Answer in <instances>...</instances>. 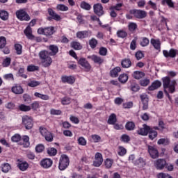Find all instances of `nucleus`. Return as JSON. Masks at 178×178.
<instances>
[{"label": "nucleus", "mask_w": 178, "mask_h": 178, "mask_svg": "<svg viewBox=\"0 0 178 178\" xmlns=\"http://www.w3.org/2000/svg\"><path fill=\"white\" fill-rule=\"evenodd\" d=\"M95 160L93 162V165L96 168H99L104 162V159H102V154L99 152L96 153L95 156Z\"/></svg>", "instance_id": "12"}, {"label": "nucleus", "mask_w": 178, "mask_h": 178, "mask_svg": "<svg viewBox=\"0 0 178 178\" xmlns=\"http://www.w3.org/2000/svg\"><path fill=\"white\" fill-rule=\"evenodd\" d=\"M44 149H45V147H44V145H42V144L38 145L35 147L36 152H42Z\"/></svg>", "instance_id": "63"}, {"label": "nucleus", "mask_w": 178, "mask_h": 178, "mask_svg": "<svg viewBox=\"0 0 178 178\" xmlns=\"http://www.w3.org/2000/svg\"><path fill=\"white\" fill-rule=\"evenodd\" d=\"M6 45V38L3 36L0 37V49L5 48Z\"/></svg>", "instance_id": "47"}, {"label": "nucleus", "mask_w": 178, "mask_h": 178, "mask_svg": "<svg viewBox=\"0 0 178 178\" xmlns=\"http://www.w3.org/2000/svg\"><path fill=\"white\" fill-rule=\"evenodd\" d=\"M149 126H147V124H144L143 127L139 129L137 131V134H139V136H147L148 133H149Z\"/></svg>", "instance_id": "18"}, {"label": "nucleus", "mask_w": 178, "mask_h": 178, "mask_svg": "<svg viewBox=\"0 0 178 178\" xmlns=\"http://www.w3.org/2000/svg\"><path fill=\"white\" fill-rule=\"evenodd\" d=\"M94 13L97 16H102L104 15V7L101 3H97L93 6Z\"/></svg>", "instance_id": "14"}, {"label": "nucleus", "mask_w": 178, "mask_h": 178, "mask_svg": "<svg viewBox=\"0 0 178 178\" xmlns=\"http://www.w3.org/2000/svg\"><path fill=\"white\" fill-rule=\"evenodd\" d=\"M81 8H82V9H86V10H90L91 9V6L86 1H83L81 3Z\"/></svg>", "instance_id": "54"}, {"label": "nucleus", "mask_w": 178, "mask_h": 178, "mask_svg": "<svg viewBox=\"0 0 178 178\" xmlns=\"http://www.w3.org/2000/svg\"><path fill=\"white\" fill-rule=\"evenodd\" d=\"M121 71H122V69L120 67H115L110 72L111 76L118 77V76H119V73H120Z\"/></svg>", "instance_id": "29"}, {"label": "nucleus", "mask_w": 178, "mask_h": 178, "mask_svg": "<svg viewBox=\"0 0 178 178\" xmlns=\"http://www.w3.org/2000/svg\"><path fill=\"white\" fill-rule=\"evenodd\" d=\"M16 16L19 20H30V16L27 15V13L24 10H19L16 12Z\"/></svg>", "instance_id": "10"}, {"label": "nucleus", "mask_w": 178, "mask_h": 178, "mask_svg": "<svg viewBox=\"0 0 178 178\" xmlns=\"http://www.w3.org/2000/svg\"><path fill=\"white\" fill-rule=\"evenodd\" d=\"M91 138L93 143H99V141L102 140L101 136L97 134L92 135Z\"/></svg>", "instance_id": "56"}, {"label": "nucleus", "mask_w": 178, "mask_h": 178, "mask_svg": "<svg viewBox=\"0 0 178 178\" xmlns=\"http://www.w3.org/2000/svg\"><path fill=\"white\" fill-rule=\"evenodd\" d=\"M78 144L79 145H87V140H86V138L84 137H79L78 138Z\"/></svg>", "instance_id": "57"}, {"label": "nucleus", "mask_w": 178, "mask_h": 178, "mask_svg": "<svg viewBox=\"0 0 178 178\" xmlns=\"http://www.w3.org/2000/svg\"><path fill=\"white\" fill-rule=\"evenodd\" d=\"M141 47H148L149 45V39L147 38H143L140 42Z\"/></svg>", "instance_id": "48"}, {"label": "nucleus", "mask_w": 178, "mask_h": 178, "mask_svg": "<svg viewBox=\"0 0 178 178\" xmlns=\"http://www.w3.org/2000/svg\"><path fill=\"white\" fill-rule=\"evenodd\" d=\"M23 98H24V102H26V104H31V97H30V95L27 94H24L23 95Z\"/></svg>", "instance_id": "62"}, {"label": "nucleus", "mask_w": 178, "mask_h": 178, "mask_svg": "<svg viewBox=\"0 0 178 178\" xmlns=\"http://www.w3.org/2000/svg\"><path fill=\"white\" fill-rule=\"evenodd\" d=\"M47 154L50 156H55V155H56V154H58V150H56V149H55L54 147H49L47 149Z\"/></svg>", "instance_id": "41"}, {"label": "nucleus", "mask_w": 178, "mask_h": 178, "mask_svg": "<svg viewBox=\"0 0 178 178\" xmlns=\"http://www.w3.org/2000/svg\"><path fill=\"white\" fill-rule=\"evenodd\" d=\"M156 169L162 170L166 166V161L165 159H158L154 162Z\"/></svg>", "instance_id": "17"}, {"label": "nucleus", "mask_w": 178, "mask_h": 178, "mask_svg": "<svg viewBox=\"0 0 178 178\" xmlns=\"http://www.w3.org/2000/svg\"><path fill=\"white\" fill-rule=\"evenodd\" d=\"M136 128V124L133 122H128L125 124V129L128 131H133L134 129Z\"/></svg>", "instance_id": "33"}, {"label": "nucleus", "mask_w": 178, "mask_h": 178, "mask_svg": "<svg viewBox=\"0 0 178 178\" xmlns=\"http://www.w3.org/2000/svg\"><path fill=\"white\" fill-rule=\"evenodd\" d=\"M46 141H53L54 140V136H52V134H51V132H49L48 134H47L46 135L44 136Z\"/></svg>", "instance_id": "60"}, {"label": "nucleus", "mask_w": 178, "mask_h": 178, "mask_svg": "<svg viewBox=\"0 0 178 178\" xmlns=\"http://www.w3.org/2000/svg\"><path fill=\"white\" fill-rule=\"evenodd\" d=\"M49 56H51L49 51L47 50H42L39 52L38 56L43 67H49L52 65V58Z\"/></svg>", "instance_id": "2"}, {"label": "nucleus", "mask_w": 178, "mask_h": 178, "mask_svg": "<svg viewBox=\"0 0 178 178\" xmlns=\"http://www.w3.org/2000/svg\"><path fill=\"white\" fill-rule=\"evenodd\" d=\"M151 83V81L148 79H144L140 81V84L142 87H147Z\"/></svg>", "instance_id": "52"}, {"label": "nucleus", "mask_w": 178, "mask_h": 178, "mask_svg": "<svg viewBox=\"0 0 178 178\" xmlns=\"http://www.w3.org/2000/svg\"><path fill=\"white\" fill-rule=\"evenodd\" d=\"M47 49L49 51V54L50 56H55V55L59 52V47L55 44L47 46Z\"/></svg>", "instance_id": "21"}, {"label": "nucleus", "mask_w": 178, "mask_h": 178, "mask_svg": "<svg viewBox=\"0 0 178 178\" xmlns=\"http://www.w3.org/2000/svg\"><path fill=\"white\" fill-rule=\"evenodd\" d=\"M4 80H8L13 81L15 80V77L13 76V74L10 73V74H6L3 76Z\"/></svg>", "instance_id": "53"}, {"label": "nucleus", "mask_w": 178, "mask_h": 178, "mask_svg": "<svg viewBox=\"0 0 178 178\" xmlns=\"http://www.w3.org/2000/svg\"><path fill=\"white\" fill-rule=\"evenodd\" d=\"M78 63L79 65L82 66V67H84L86 72H90V70H91V65H90L88 61H87V60L84 58H81L79 60H78Z\"/></svg>", "instance_id": "13"}, {"label": "nucleus", "mask_w": 178, "mask_h": 178, "mask_svg": "<svg viewBox=\"0 0 178 178\" xmlns=\"http://www.w3.org/2000/svg\"><path fill=\"white\" fill-rule=\"evenodd\" d=\"M19 109L22 112H29V111H31V106H26L25 104H21L19 106Z\"/></svg>", "instance_id": "39"}, {"label": "nucleus", "mask_w": 178, "mask_h": 178, "mask_svg": "<svg viewBox=\"0 0 178 178\" xmlns=\"http://www.w3.org/2000/svg\"><path fill=\"white\" fill-rule=\"evenodd\" d=\"M148 152L153 159H156L159 156V152H158V149L155 146L147 145Z\"/></svg>", "instance_id": "8"}, {"label": "nucleus", "mask_w": 178, "mask_h": 178, "mask_svg": "<svg viewBox=\"0 0 178 178\" xmlns=\"http://www.w3.org/2000/svg\"><path fill=\"white\" fill-rule=\"evenodd\" d=\"M41 84V82L38 81H31L28 83L27 86L29 87H37Z\"/></svg>", "instance_id": "49"}, {"label": "nucleus", "mask_w": 178, "mask_h": 178, "mask_svg": "<svg viewBox=\"0 0 178 178\" xmlns=\"http://www.w3.org/2000/svg\"><path fill=\"white\" fill-rule=\"evenodd\" d=\"M34 96L36 97V98H40V99H42L43 101H48V99H49V96H48L47 95L40 93L38 92H35Z\"/></svg>", "instance_id": "31"}, {"label": "nucleus", "mask_w": 178, "mask_h": 178, "mask_svg": "<svg viewBox=\"0 0 178 178\" xmlns=\"http://www.w3.org/2000/svg\"><path fill=\"white\" fill-rule=\"evenodd\" d=\"M162 5H168L169 8H175V3L172 0H162Z\"/></svg>", "instance_id": "37"}, {"label": "nucleus", "mask_w": 178, "mask_h": 178, "mask_svg": "<svg viewBox=\"0 0 178 178\" xmlns=\"http://www.w3.org/2000/svg\"><path fill=\"white\" fill-rule=\"evenodd\" d=\"M23 145L25 148L30 147V138L27 136H24L22 137Z\"/></svg>", "instance_id": "35"}, {"label": "nucleus", "mask_w": 178, "mask_h": 178, "mask_svg": "<svg viewBox=\"0 0 178 178\" xmlns=\"http://www.w3.org/2000/svg\"><path fill=\"white\" fill-rule=\"evenodd\" d=\"M91 60L94 61V63L97 65H102L104 63V58L97 55H92L88 57Z\"/></svg>", "instance_id": "22"}, {"label": "nucleus", "mask_w": 178, "mask_h": 178, "mask_svg": "<svg viewBox=\"0 0 178 178\" xmlns=\"http://www.w3.org/2000/svg\"><path fill=\"white\" fill-rule=\"evenodd\" d=\"M157 136L158 132L150 128L149 131V138H150V140H154V138H155Z\"/></svg>", "instance_id": "40"}, {"label": "nucleus", "mask_w": 178, "mask_h": 178, "mask_svg": "<svg viewBox=\"0 0 178 178\" xmlns=\"http://www.w3.org/2000/svg\"><path fill=\"white\" fill-rule=\"evenodd\" d=\"M1 169L3 173H8L10 169H12V166H10V164L8 163H4L1 164Z\"/></svg>", "instance_id": "27"}, {"label": "nucleus", "mask_w": 178, "mask_h": 178, "mask_svg": "<svg viewBox=\"0 0 178 178\" xmlns=\"http://www.w3.org/2000/svg\"><path fill=\"white\" fill-rule=\"evenodd\" d=\"M99 54L102 56H106V54H108V49L105 47H101L99 49Z\"/></svg>", "instance_id": "58"}, {"label": "nucleus", "mask_w": 178, "mask_h": 178, "mask_svg": "<svg viewBox=\"0 0 178 178\" xmlns=\"http://www.w3.org/2000/svg\"><path fill=\"white\" fill-rule=\"evenodd\" d=\"M11 91H12V92H13V94H16L17 95H20L23 94V92H24V90L22 87V86H20L19 84H15L12 87Z\"/></svg>", "instance_id": "16"}, {"label": "nucleus", "mask_w": 178, "mask_h": 178, "mask_svg": "<svg viewBox=\"0 0 178 178\" xmlns=\"http://www.w3.org/2000/svg\"><path fill=\"white\" fill-rule=\"evenodd\" d=\"M52 163H54V161L51 159H44L40 161V165L43 169H49L52 166Z\"/></svg>", "instance_id": "15"}, {"label": "nucleus", "mask_w": 178, "mask_h": 178, "mask_svg": "<svg viewBox=\"0 0 178 178\" xmlns=\"http://www.w3.org/2000/svg\"><path fill=\"white\" fill-rule=\"evenodd\" d=\"M157 178H173L168 173L160 172L157 175Z\"/></svg>", "instance_id": "59"}, {"label": "nucleus", "mask_w": 178, "mask_h": 178, "mask_svg": "<svg viewBox=\"0 0 178 178\" xmlns=\"http://www.w3.org/2000/svg\"><path fill=\"white\" fill-rule=\"evenodd\" d=\"M70 163V161L69 160V157L66 154H63L60 156L58 163V169L59 170H65L67 169Z\"/></svg>", "instance_id": "3"}, {"label": "nucleus", "mask_w": 178, "mask_h": 178, "mask_svg": "<svg viewBox=\"0 0 178 178\" xmlns=\"http://www.w3.org/2000/svg\"><path fill=\"white\" fill-rule=\"evenodd\" d=\"M121 141L123 143H129L130 141V136H129L127 134H123L121 136Z\"/></svg>", "instance_id": "61"}, {"label": "nucleus", "mask_w": 178, "mask_h": 178, "mask_svg": "<svg viewBox=\"0 0 178 178\" xmlns=\"http://www.w3.org/2000/svg\"><path fill=\"white\" fill-rule=\"evenodd\" d=\"M150 43L153 45L155 49H161V40L152 38Z\"/></svg>", "instance_id": "25"}, {"label": "nucleus", "mask_w": 178, "mask_h": 178, "mask_svg": "<svg viewBox=\"0 0 178 178\" xmlns=\"http://www.w3.org/2000/svg\"><path fill=\"white\" fill-rule=\"evenodd\" d=\"M55 33V28L54 26H49L46 28H39L38 29V34H42L43 35H52Z\"/></svg>", "instance_id": "5"}, {"label": "nucleus", "mask_w": 178, "mask_h": 178, "mask_svg": "<svg viewBox=\"0 0 178 178\" xmlns=\"http://www.w3.org/2000/svg\"><path fill=\"white\" fill-rule=\"evenodd\" d=\"M157 144H159V145H161L162 144H165V145H168V144H169V140L165 139V138H161L158 140Z\"/></svg>", "instance_id": "64"}, {"label": "nucleus", "mask_w": 178, "mask_h": 178, "mask_svg": "<svg viewBox=\"0 0 178 178\" xmlns=\"http://www.w3.org/2000/svg\"><path fill=\"white\" fill-rule=\"evenodd\" d=\"M129 31H136L137 29V24L134 22H129L128 24Z\"/></svg>", "instance_id": "44"}, {"label": "nucleus", "mask_w": 178, "mask_h": 178, "mask_svg": "<svg viewBox=\"0 0 178 178\" xmlns=\"http://www.w3.org/2000/svg\"><path fill=\"white\" fill-rule=\"evenodd\" d=\"M118 80L120 83H122V84H124V83H126L127 80H129V76H127V74H120L118 78Z\"/></svg>", "instance_id": "38"}, {"label": "nucleus", "mask_w": 178, "mask_h": 178, "mask_svg": "<svg viewBox=\"0 0 178 178\" xmlns=\"http://www.w3.org/2000/svg\"><path fill=\"white\" fill-rule=\"evenodd\" d=\"M61 80L63 83H67L68 84H73L74 83V78L73 76H63Z\"/></svg>", "instance_id": "26"}, {"label": "nucleus", "mask_w": 178, "mask_h": 178, "mask_svg": "<svg viewBox=\"0 0 178 178\" xmlns=\"http://www.w3.org/2000/svg\"><path fill=\"white\" fill-rule=\"evenodd\" d=\"M104 165L106 169H111L112 168V165H113V161L109 159H107L104 161Z\"/></svg>", "instance_id": "45"}, {"label": "nucleus", "mask_w": 178, "mask_h": 178, "mask_svg": "<svg viewBox=\"0 0 178 178\" xmlns=\"http://www.w3.org/2000/svg\"><path fill=\"white\" fill-rule=\"evenodd\" d=\"M121 65L122 67L127 69L131 66V61L130 59H124L122 61Z\"/></svg>", "instance_id": "36"}, {"label": "nucleus", "mask_w": 178, "mask_h": 178, "mask_svg": "<svg viewBox=\"0 0 178 178\" xmlns=\"http://www.w3.org/2000/svg\"><path fill=\"white\" fill-rule=\"evenodd\" d=\"M0 19L3 21L8 20L9 19V13L4 10H0Z\"/></svg>", "instance_id": "30"}, {"label": "nucleus", "mask_w": 178, "mask_h": 178, "mask_svg": "<svg viewBox=\"0 0 178 178\" xmlns=\"http://www.w3.org/2000/svg\"><path fill=\"white\" fill-rule=\"evenodd\" d=\"M15 51L17 52V55H22V44H15Z\"/></svg>", "instance_id": "55"}, {"label": "nucleus", "mask_w": 178, "mask_h": 178, "mask_svg": "<svg viewBox=\"0 0 178 178\" xmlns=\"http://www.w3.org/2000/svg\"><path fill=\"white\" fill-rule=\"evenodd\" d=\"M117 35L120 38H125V37H127V33L123 30H120L117 31Z\"/></svg>", "instance_id": "50"}, {"label": "nucleus", "mask_w": 178, "mask_h": 178, "mask_svg": "<svg viewBox=\"0 0 178 178\" xmlns=\"http://www.w3.org/2000/svg\"><path fill=\"white\" fill-rule=\"evenodd\" d=\"M38 70H40L38 66L31 65L27 67V72H38Z\"/></svg>", "instance_id": "46"}, {"label": "nucleus", "mask_w": 178, "mask_h": 178, "mask_svg": "<svg viewBox=\"0 0 178 178\" xmlns=\"http://www.w3.org/2000/svg\"><path fill=\"white\" fill-rule=\"evenodd\" d=\"M161 86L162 82H161V81L156 80L154 82H152L151 86L148 87L147 90H149V91H155V90H158V88H159Z\"/></svg>", "instance_id": "19"}, {"label": "nucleus", "mask_w": 178, "mask_h": 178, "mask_svg": "<svg viewBox=\"0 0 178 178\" xmlns=\"http://www.w3.org/2000/svg\"><path fill=\"white\" fill-rule=\"evenodd\" d=\"M20 140H22V136L18 134H15L13 136H12L11 138V140L13 143H19V141H20Z\"/></svg>", "instance_id": "51"}, {"label": "nucleus", "mask_w": 178, "mask_h": 178, "mask_svg": "<svg viewBox=\"0 0 178 178\" xmlns=\"http://www.w3.org/2000/svg\"><path fill=\"white\" fill-rule=\"evenodd\" d=\"M140 98L142 102V109L143 111H147L148 109V95L147 94H142L140 95Z\"/></svg>", "instance_id": "11"}, {"label": "nucleus", "mask_w": 178, "mask_h": 178, "mask_svg": "<svg viewBox=\"0 0 178 178\" xmlns=\"http://www.w3.org/2000/svg\"><path fill=\"white\" fill-rule=\"evenodd\" d=\"M17 168H19V170H22V172H24L29 169V163L26 161H19L17 164Z\"/></svg>", "instance_id": "23"}, {"label": "nucleus", "mask_w": 178, "mask_h": 178, "mask_svg": "<svg viewBox=\"0 0 178 178\" xmlns=\"http://www.w3.org/2000/svg\"><path fill=\"white\" fill-rule=\"evenodd\" d=\"M129 13L130 15H134L136 19H145V17H147V12L142 10H130Z\"/></svg>", "instance_id": "6"}, {"label": "nucleus", "mask_w": 178, "mask_h": 178, "mask_svg": "<svg viewBox=\"0 0 178 178\" xmlns=\"http://www.w3.org/2000/svg\"><path fill=\"white\" fill-rule=\"evenodd\" d=\"M56 9L57 10H61V12H66L69 10V8L63 4H58Z\"/></svg>", "instance_id": "43"}, {"label": "nucleus", "mask_w": 178, "mask_h": 178, "mask_svg": "<svg viewBox=\"0 0 178 178\" xmlns=\"http://www.w3.org/2000/svg\"><path fill=\"white\" fill-rule=\"evenodd\" d=\"M163 54L165 58H176L177 50L175 49H170V51L163 50Z\"/></svg>", "instance_id": "20"}, {"label": "nucleus", "mask_w": 178, "mask_h": 178, "mask_svg": "<svg viewBox=\"0 0 178 178\" xmlns=\"http://www.w3.org/2000/svg\"><path fill=\"white\" fill-rule=\"evenodd\" d=\"M25 35L29 38V40H34V36L33 35V31L31 30V27L28 26L24 31Z\"/></svg>", "instance_id": "24"}, {"label": "nucleus", "mask_w": 178, "mask_h": 178, "mask_svg": "<svg viewBox=\"0 0 178 178\" xmlns=\"http://www.w3.org/2000/svg\"><path fill=\"white\" fill-rule=\"evenodd\" d=\"M71 47L72 48H73V49H76V50H80V49H82L83 48V46L81 45V44L76 41H73L71 42Z\"/></svg>", "instance_id": "34"}, {"label": "nucleus", "mask_w": 178, "mask_h": 178, "mask_svg": "<svg viewBox=\"0 0 178 178\" xmlns=\"http://www.w3.org/2000/svg\"><path fill=\"white\" fill-rule=\"evenodd\" d=\"M22 124L26 130L33 129V118L29 115L22 116Z\"/></svg>", "instance_id": "4"}, {"label": "nucleus", "mask_w": 178, "mask_h": 178, "mask_svg": "<svg viewBox=\"0 0 178 178\" xmlns=\"http://www.w3.org/2000/svg\"><path fill=\"white\" fill-rule=\"evenodd\" d=\"M163 91L166 97L170 101L172 97L169 94H173L176 92V86H177V82L176 80H170V77L165 76L162 78Z\"/></svg>", "instance_id": "1"}, {"label": "nucleus", "mask_w": 178, "mask_h": 178, "mask_svg": "<svg viewBox=\"0 0 178 178\" xmlns=\"http://www.w3.org/2000/svg\"><path fill=\"white\" fill-rule=\"evenodd\" d=\"M118 122V118H116V114L112 113L109 115L107 123L108 124H115Z\"/></svg>", "instance_id": "28"}, {"label": "nucleus", "mask_w": 178, "mask_h": 178, "mask_svg": "<svg viewBox=\"0 0 178 178\" xmlns=\"http://www.w3.org/2000/svg\"><path fill=\"white\" fill-rule=\"evenodd\" d=\"M91 35H92V32H91V31H90V30L81 31H78L76 33V37L79 40H84V38H90V37H91Z\"/></svg>", "instance_id": "7"}, {"label": "nucleus", "mask_w": 178, "mask_h": 178, "mask_svg": "<svg viewBox=\"0 0 178 178\" xmlns=\"http://www.w3.org/2000/svg\"><path fill=\"white\" fill-rule=\"evenodd\" d=\"M144 76H145V74L140 71H135L133 74L134 79H136V80H140V79H143Z\"/></svg>", "instance_id": "32"}, {"label": "nucleus", "mask_w": 178, "mask_h": 178, "mask_svg": "<svg viewBox=\"0 0 178 178\" xmlns=\"http://www.w3.org/2000/svg\"><path fill=\"white\" fill-rule=\"evenodd\" d=\"M98 40H97L95 38H92L90 40H89V45L92 49H94V48H96Z\"/></svg>", "instance_id": "42"}, {"label": "nucleus", "mask_w": 178, "mask_h": 178, "mask_svg": "<svg viewBox=\"0 0 178 178\" xmlns=\"http://www.w3.org/2000/svg\"><path fill=\"white\" fill-rule=\"evenodd\" d=\"M48 14L49 15V17H48V20H56V22H59L62 19L60 15H58L52 8H48L47 10Z\"/></svg>", "instance_id": "9"}]
</instances>
